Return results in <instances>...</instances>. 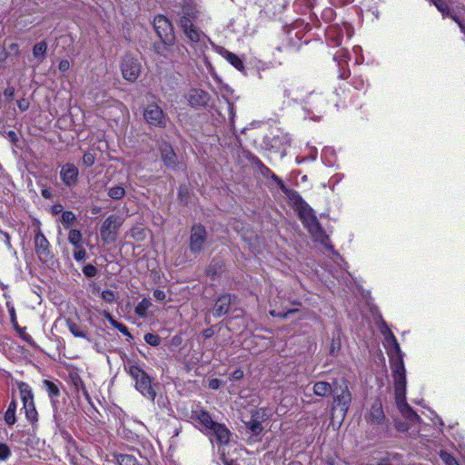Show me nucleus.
<instances>
[{"mask_svg":"<svg viewBox=\"0 0 465 465\" xmlns=\"http://www.w3.org/2000/svg\"><path fill=\"white\" fill-rule=\"evenodd\" d=\"M331 394L333 395L334 403L345 414L351 401V394L348 389L347 382L343 380L334 381Z\"/></svg>","mask_w":465,"mask_h":465,"instance_id":"nucleus-5","label":"nucleus"},{"mask_svg":"<svg viewBox=\"0 0 465 465\" xmlns=\"http://www.w3.org/2000/svg\"><path fill=\"white\" fill-rule=\"evenodd\" d=\"M402 357V355L391 357L395 395H402L406 392V374Z\"/></svg>","mask_w":465,"mask_h":465,"instance_id":"nucleus-7","label":"nucleus"},{"mask_svg":"<svg viewBox=\"0 0 465 465\" xmlns=\"http://www.w3.org/2000/svg\"><path fill=\"white\" fill-rule=\"evenodd\" d=\"M365 419L368 422L373 425L384 426L383 430H388L389 425L386 420V417L383 412L382 404L380 399H376L372 403L371 409L365 415Z\"/></svg>","mask_w":465,"mask_h":465,"instance_id":"nucleus-10","label":"nucleus"},{"mask_svg":"<svg viewBox=\"0 0 465 465\" xmlns=\"http://www.w3.org/2000/svg\"><path fill=\"white\" fill-rule=\"evenodd\" d=\"M242 376H243V372H242V371H241V370H236V371H234L232 372V378H233L234 380H240V379H242Z\"/></svg>","mask_w":465,"mask_h":465,"instance_id":"nucleus-55","label":"nucleus"},{"mask_svg":"<svg viewBox=\"0 0 465 465\" xmlns=\"http://www.w3.org/2000/svg\"><path fill=\"white\" fill-rule=\"evenodd\" d=\"M297 310H289L286 312H279L277 316L285 319L289 314L294 313Z\"/></svg>","mask_w":465,"mask_h":465,"instance_id":"nucleus-56","label":"nucleus"},{"mask_svg":"<svg viewBox=\"0 0 465 465\" xmlns=\"http://www.w3.org/2000/svg\"><path fill=\"white\" fill-rule=\"evenodd\" d=\"M189 102L192 105H203L206 104V94L203 91L193 90L189 94Z\"/></svg>","mask_w":465,"mask_h":465,"instance_id":"nucleus-21","label":"nucleus"},{"mask_svg":"<svg viewBox=\"0 0 465 465\" xmlns=\"http://www.w3.org/2000/svg\"><path fill=\"white\" fill-rule=\"evenodd\" d=\"M76 217L73 212L65 211L62 213L61 222L67 228L75 221Z\"/></svg>","mask_w":465,"mask_h":465,"instance_id":"nucleus-35","label":"nucleus"},{"mask_svg":"<svg viewBox=\"0 0 465 465\" xmlns=\"http://www.w3.org/2000/svg\"><path fill=\"white\" fill-rule=\"evenodd\" d=\"M74 258L77 262H83L86 258V251L83 248V246H78V248H74Z\"/></svg>","mask_w":465,"mask_h":465,"instance_id":"nucleus-38","label":"nucleus"},{"mask_svg":"<svg viewBox=\"0 0 465 465\" xmlns=\"http://www.w3.org/2000/svg\"><path fill=\"white\" fill-rule=\"evenodd\" d=\"M395 400L399 411L410 424L414 425L420 422V416L406 402V392L402 395H395Z\"/></svg>","mask_w":465,"mask_h":465,"instance_id":"nucleus-14","label":"nucleus"},{"mask_svg":"<svg viewBox=\"0 0 465 465\" xmlns=\"http://www.w3.org/2000/svg\"><path fill=\"white\" fill-rule=\"evenodd\" d=\"M34 243L39 260L46 262L51 257L50 243L40 228L35 231Z\"/></svg>","mask_w":465,"mask_h":465,"instance_id":"nucleus-12","label":"nucleus"},{"mask_svg":"<svg viewBox=\"0 0 465 465\" xmlns=\"http://www.w3.org/2000/svg\"><path fill=\"white\" fill-rule=\"evenodd\" d=\"M440 457L446 465H459L455 458L447 451L441 450Z\"/></svg>","mask_w":465,"mask_h":465,"instance_id":"nucleus-36","label":"nucleus"},{"mask_svg":"<svg viewBox=\"0 0 465 465\" xmlns=\"http://www.w3.org/2000/svg\"><path fill=\"white\" fill-rule=\"evenodd\" d=\"M45 388L46 389L49 397H57L60 394V390L57 387L56 384H54L53 381H50L48 380H45L43 381Z\"/></svg>","mask_w":465,"mask_h":465,"instance_id":"nucleus-32","label":"nucleus"},{"mask_svg":"<svg viewBox=\"0 0 465 465\" xmlns=\"http://www.w3.org/2000/svg\"><path fill=\"white\" fill-rule=\"evenodd\" d=\"M62 210H63V206H62L61 204H57V205H54V206H53V213H54V214H57V213H61V212H62Z\"/></svg>","mask_w":465,"mask_h":465,"instance_id":"nucleus-58","label":"nucleus"},{"mask_svg":"<svg viewBox=\"0 0 465 465\" xmlns=\"http://www.w3.org/2000/svg\"><path fill=\"white\" fill-rule=\"evenodd\" d=\"M123 224V219L115 214L108 216L101 225V239L105 242H114L118 236V230Z\"/></svg>","mask_w":465,"mask_h":465,"instance_id":"nucleus-4","label":"nucleus"},{"mask_svg":"<svg viewBox=\"0 0 465 465\" xmlns=\"http://www.w3.org/2000/svg\"><path fill=\"white\" fill-rule=\"evenodd\" d=\"M143 118L150 126L160 128L166 126L167 117L156 104H151L145 107Z\"/></svg>","mask_w":465,"mask_h":465,"instance_id":"nucleus-9","label":"nucleus"},{"mask_svg":"<svg viewBox=\"0 0 465 465\" xmlns=\"http://www.w3.org/2000/svg\"><path fill=\"white\" fill-rule=\"evenodd\" d=\"M181 17H188L193 23L198 17V11L191 5L183 6Z\"/></svg>","mask_w":465,"mask_h":465,"instance_id":"nucleus-33","label":"nucleus"},{"mask_svg":"<svg viewBox=\"0 0 465 465\" xmlns=\"http://www.w3.org/2000/svg\"><path fill=\"white\" fill-rule=\"evenodd\" d=\"M394 425H395V428L399 431H401V432H405V431L409 430L411 429V427L412 426L407 420L402 421V420H395Z\"/></svg>","mask_w":465,"mask_h":465,"instance_id":"nucleus-40","label":"nucleus"},{"mask_svg":"<svg viewBox=\"0 0 465 465\" xmlns=\"http://www.w3.org/2000/svg\"><path fill=\"white\" fill-rule=\"evenodd\" d=\"M17 106L21 111H26L30 106L28 99L22 98L17 101Z\"/></svg>","mask_w":465,"mask_h":465,"instance_id":"nucleus-44","label":"nucleus"},{"mask_svg":"<svg viewBox=\"0 0 465 465\" xmlns=\"http://www.w3.org/2000/svg\"><path fill=\"white\" fill-rule=\"evenodd\" d=\"M169 45L163 43V41L161 40V43H155L153 45L154 51L157 54L167 57L168 52H169Z\"/></svg>","mask_w":465,"mask_h":465,"instance_id":"nucleus-34","label":"nucleus"},{"mask_svg":"<svg viewBox=\"0 0 465 465\" xmlns=\"http://www.w3.org/2000/svg\"><path fill=\"white\" fill-rule=\"evenodd\" d=\"M161 157L166 167L174 168L177 164V156L168 143H163L160 146Z\"/></svg>","mask_w":465,"mask_h":465,"instance_id":"nucleus-18","label":"nucleus"},{"mask_svg":"<svg viewBox=\"0 0 465 465\" xmlns=\"http://www.w3.org/2000/svg\"><path fill=\"white\" fill-rule=\"evenodd\" d=\"M224 57L227 59L228 62H230L232 65H233L239 71H242L244 69L242 61L235 54L226 51Z\"/></svg>","mask_w":465,"mask_h":465,"instance_id":"nucleus-27","label":"nucleus"},{"mask_svg":"<svg viewBox=\"0 0 465 465\" xmlns=\"http://www.w3.org/2000/svg\"><path fill=\"white\" fill-rule=\"evenodd\" d=\"M213 330L212 328H208L203 331V336L205 339H209L213 335Z\"/></svg>","mask_w":465,"mask_h":465,"instance_id":"nucleus-51","label":"nucleus"},{"mask_svg":"<svg viewBox=\"0 0 465 465\" xmlns=\"http://www.w3.org/2000/svg\"><path fill=\"white\" fill-rule=\"evenodd\" d=\"M386 341L389 344L391 345V348L394 351L395 355L393 357H399L400 355H402V352L401 351L400 345L393 335V333L391 331H388V334L386 335Z\"/></svg>","mask_w":465,"mask_h":465,"instance_id":"nucleus-31","label":"nucleus"},{"mask_svg":"<svg viewBox=\"0 0 465 465\" xmlns=\"http://www.w3.org/2000/svg\"><path fill=\"white\" fill-rule=\"evenodd\" d=\"M191 419L202 432L209 436L212 442L215 440L220 445L229 443L231 431L224 424L214 421L207 411L196 407L192 411Z\"/></svg>","mask_w":465,"mask_h":465,"instance_id":"nucleus-1","label":"nucleus"},{"mask_svg":"<svg viewBox=\"0 0 465 465\" xmlns=\"http://www.w3.org/2000/svg\"><path fill=\"white\" fill-rule=\"evenodd\" d=\"M207 273L209 275L214 276L217 273V272L215 270H213V267L211 265V266H209V268L207 270Z\"/></svg>","mask_w":465,"mask_h":465,"instance_id":"nucleus-63","label":"nucleus"},{"mask_svg":"<svg viewBox=\"0 0 465 465\" xmlns=\"http://www.w3.org/2000/svg\"><path fill=\"white\" fill-rule=\"evenodd\" d=\"M15 410H16V402L13 400L5 413V420L8 425H13L15 423Z\"/></svg>","mask_w":465,"mask_h":465,"instance_id":"nucleus-24","label":"nucleus"},{"mask_svg":"<svg viewBox=\"0 0 465 465\" xmlns=\"http://www.w3.org/2000/svg\"><path fill=\"white\" fill-rule=\"evenodd\" d=\"M83 272L87 277H94L97 273V269L92 264H87L84 267Z\"/></svg>","mask_w":465,"mask_h":465,"instance_id":"nucleus-42","label":"nucleus"},{"mask_svg":"<svg viewBox=\"0 0 465 465\" xmlns=\"http://www.w3.org/2000/svg\"><path fill=\"white\" fill-rule=\"evenodd\" d=\"M66 325H67L69 331H71V333L74 337L86 338L85 331L84 330H82L81 326L78 325L76 322H73L72 320H67Z\"/></svg>","mask_w":465,"mask_h":465,"instance_id":"nucleus-28","label":"nucleus"},{"mask_svg":"<svg viewBox=\"0 0 465 465\" xmlns=\"http://www.w3.org/2000/svg\"><path fill=\"white\" fill-rule=\"evenodd\" d=\"M264 415L262 410H256L252 411L251 419L248 421H244L246 429L255 436L260 435L263 430L262 422L264 420Z\"/></svg>","mask_w":465,"mask_h":465,"instance_id":"nucleus-16","label":"nucleus"},{"mask_svg":"<svg viewBox=\"0 0 465 465\" xmlns=\"http://www.w3.org/2000/svg\"><path fill=\"white\" fill-rule=\"evenodd\" d=\"M141 64L137 58L126 54L121 64L123 77L129 82H135L141 74Z\"/></svg>","mask_w":465,"mask_h":465,"instance_id":"nucleus-8","label":"nucleus"},{"mask_svg":"<svg viewBox=\"0 0 465 465\" xmlns=\"http://www.w3.org/2000/svg\"><path fill=\"white\" fill-rule=\"evenodd\" d=\"M144 341L152 346H158L161 341L160 337L153 333H146L144 335Z\"/></svg>","mask_w":465,"mask_h":465,"instance_id":"nucleus-37","label":"nucleus"},{"mask_svg":"<svg viewBox=\"0 0 465 465\" xmlns=\"http://www.w3.org/2000/svg\"><path fill=\"white\" fill-rule=\"evenodd\" d=\"M221 385V381L218 380V379H212L209 381V388L212 389V390H217L219 389Z\"/></svg>","mask_w":465,"mask_h":465,"instance_id":"nucleus-47","label":"nucleus"},{"mask_svg":"<svg viewBox=\"0 0 465 465\" xmlns=\"http://www.w3.org/2000/svg\"><path fill=\"white\" fill-rule=\"evenodd\" d=\"M18 389L20 391L21 400L24 405H26L28 401H34V395L30 386L25 382H19Z\"/></svg>","mask_w":465,"mask_h":465,"instance_id":"nucleus-20","label":"nucleus"},{"mask_svg":"<svg viewBox=\"0 0 465 465\" xmlns=\"http://www.w3.org/2000/svg\"><path fill=\"white\" fill-rule=\"evenodd\" d=\"M153 27L159 38L163 43L173 45L175 42V35L171 22L163 15H157L153 19Z\"/></svg>","mask_w":465,"mask_h":465,"instance_id":"nucleus-6","label":"nucleus"},{"mask_svg":"<svg viewBox=\"0 0 465 465\" xmlns=\"http://www.w3.org/2000/svg\"><path fill=\"white\" fill-rule=\"evenodd\" d=\"M47 44L45 41H41L34 45L33 55L40 62H43V60L45 58Z\"/></svg>","mask_w":465,"mask_h":465,"instance_id":"nucleus-22","label":"nucleus"},{"mask_svg":"<svg viewBox=\"0 0 465 465\" xmlns=\"http://www.w3.org/2000/svg\"><path fill=\"white\" fill-rule=\"evenodd\" d=\"M436 7L437 9L444 15V16H450L451 18V15H454L452 14L449 5L445 0H430Z\"/></svg>","mask_w":465,"mask_h":465,"instance_id":"nucleus-26","label":"nucleus"},{"mask_svg":"<svg viewBox=\"0 0 465 465\" xmlns=\"http://www.w3.org/2000/svg\"><path fill=\"white\" fill-rule=\"evenodd\" d=\"M58 68L61 72H65L70 68V62L66 59L60 61Z\"/></svg>","mask_w":465,"mask_h":465,"instance_id":"nucleus-45","label":"nucleus"},{"mask_svg":"<svg viewBox=\"0 0 465 465\" xmlns=\"http://www.w3.org/2000/svg\"><path fill=\"white\" fill-rule=\"evenodd\" d=\"M293 199L298 216L303 226L315 242L326 244L329 237L320 225L314 211L299 194H296Z\"/></svg>","mask_w":465,"mask_h":465,"instance_id":"nucleus-2","label":"nucleus"},{"mask_svg":"<svg viewBox=\"0 0 465 465\" xmlns=\"http://www.w3.org/2000/svg\"><path fill=\"white\" fill-rule=\"evenodd\" d=\"M26 419L31 421L32 423L35 422L37 420V411L35 407L34 401H28L26 405H24Z\"/></svg>","mask_w":465,"mask_h":465,"instance_id":"nucleus-25","label":"nucleus"},{"mask_svg":"<svg viewBox=\"0 0 465 465\" xmlns=\"http://www.w3.org/2000/svg\"><path fill=\"white\" fill-rule=\"evenodd\" d=\"M107 194L113 200H120L124 197L125 190L121 185H115L108 188Z\"/></svg>","mask_w":465,"mask_h":465,"instance_id":"nucleus-29","label":"nucleus"},{"mask_svg":"<svg viewBox=\"0 0 465 465\" xmlns=\"http://www.w3.org/2000/svg\"><path fill=\"white\" fill-rule=\"evenodd\" d=\"M115 459L117 465H143L134 456L129 454H118Z\"/></svg>","mask_w":465,"mask_h":465,"instance_id":"nucleus-23","label":"nucleus"},{"mask_svg":"<svg viewBox=\"0 0 465 465\" xmlns=\"http://www.w3.org/2000/svg\"><path fill=\"white\" fill-rule=\"evenodd\" d=\"M153 297L158 301H163L165 299V293L161 290H155L153 292Z\"/></svg>","mask_w":465,"mask_h":465,"instance_id":"nucleus-48","label":"nucleus"},{"mask_svg":"<svg viewBox=\"0 0 465 465\" xmlns=\"http://www.w3.org/2000/svg\"><path fill=\"white\" fill-rule=\"evenodd\" d=\"M95 162V156L91 153H85L83 156V163L86 167L92 166Z\"/></svg>","mask_w":465,"mask_h":465,"instance_id":"nucleus-41","label":"nucleus"},{"mask_svg":"<svg viewBox=\"0 0 465 465\" xmlns=\"http://www.w3.org/2000/svg\"><path fill=\"white\" fill-rule=\"evenodd\" d=\"M53 408H54V418L55 420H58V410H57L55 401H53Z\"/></svg>","mask_w":465,"mask_h":465,"instance_id":"nucleus-61","label":"nucleus"},{"mask_svg":"<svg viewBox=\"0 0 465 465\" xmlns=\"http://www.w3.org/2000/svg\"><path fill=\"white\" fill-rule=\"evenodd\" d=\"M283 97L289 98L291 96V89L289 88V84L282 85Z\"/></svg>","mask_w":465,"mask_h":465,"instance_id":"nucleus-53","label":"nucleus"},{"mask_svg":"<svg viewBox=\"0 0 465 465\" xmlns=\"http://www.w3.org/2000/svg\"><path fill=\"white\" fill-rule=\"evenodd\" d=\"M4 95L8 98H13L15 95V88L13 86H9L5 89Z\"/></svg>","mask_w":465,"mask_h":465,"instance_id":"nucleus-49","label":"nucleus"},{"mask_svg":"<svg viewBox=\"0 0 465 465\" xmlns=\"http://www.w3.org/2000/svg\"><path fill=\"white\" fill-rule=\"evenodd\" d=\"M7 136L10 139L11 142L15 143L17 141V134L15 131H9L7 133Z\"/></svg>","mask_w":465,"mask_h":465,"instance_id":"nucleus-54","label":"nucleus"},{"mask_svg":"<svg viewBox=\"0 0 465 465\" xmlns=\"http://www.w3.org/2000/svg\"><path fill=\"white\" fill-rule=\"evenodd\" d=\"M104 316H105V318L107 319V321H108V322H110L114 327H115V326H116V324L119 322H117L116 320H114V317H113L110 313H108V312H106Z\"/></svg>","mask_w":465,"mask_h":465,"instance_id":"nucleus-52","label":"nucleus"},{"mask_svg":"<svg viewBox=\"0 0 465 465\" xmlns=\"http://www.w3.org/2000/svg\"><path fill=\"white\" fill-rule=\"evenodd\" d=\"M82 233L79 230L72 229L68 233V242L74 247L78 248L81 246L82 242Z\"/></svg>","mask_w":465,"mask_h":465,"instance_id":"nucleus-30","label":"nucleus"},{"mask_svg":"<svg viewBox=\"0 0 465 465\" xmlns=\"http://www.w3.org/2000/svg\"><path fill=\"white\" fill-rule=\"evenodd\" d=\"M101 297L104 301H105L107 302H113L115 299L114 292L111 290L104 291L101 293Z\"/></svg>","mask_w":465,"mask_h":465,"instance_id":"nucleus-43","label":"nucleus"},{"mask_svg":"<svg viewBox=\"0 0 465 465\" xmlns=\"http://www.w3.org/2000/svg\"><path fill=\"white\" fill-rule=\"evenodd\" d=\"M10 456V448L5 443H0V460H6Z\"/></svg>","mask_w":465,"mask_h":465,"instance_id":"nucleus-39","label":"nucleus"},{"mask_svg":"<svg viewBox=\"0 0 465 465\" xmlns=\"http://www.w3.org/2000/svg\"><path fill=\"white\" fill-rule=\"evenodd\" d=\"M333 389V385L331 386L330 383L326 381H319L316 382L313 386V392L318 396H327L331 394Z\"/></svg>","mask_w":465,"mask_h":465,"instance_id":"nucleus-19","label":"nucleus"},{"mask_svg":"<svg viewBox=\"0 0 465 465\" xmlns=\"http://www.w3.org/2000/svg\"><path fill=\"white\" fill-rule=\"evenodd\" d=\"M124 370L134 381L135 389L143 397L153 402L156 397V391L152 384L153 379L149 374L136 362L131 361L124 364Z\"/></svg>","mask_w":465,"mask_h":465,"instance_id":"nucleus-3","label":"nucleus"},{"mask_svg":"<svg viewBox=\"0 0 465 465\" xmlns=\"http://www.w3.org/2000/svg\"><path fill=\"white\" fill-rule=\"evenodd\" d=\"M78 168L73 163H65L60 171V177L63 183L68 186H74L78 182Z\"/></svg>","mask_w":465,"mask_h":465,"instance_id":"nucleus-15","label":"nucleus"},{"mask_svg":"<svg viewBox=\"0 0 465 465\" xmlns=\"http://www.w3.org/2000/svg\"><path fill=\"white\" fill-rule=\"evenodd\" d=\"M179 26L192 45L199 43L205 37V35L199 30L188 17H181Z\"/></svg>","mask_w":465,"mask_h":465,"instance_id":"nucleus-11","label":"nucleus"},{"mask_svg":"<svg viewBox=\"0 0 465 465\" xmlns=\"http://www.w3.org/2000/svg\"><path fill=\"white\" fill-rule=\"evenodd\" d=\"M223 456H224L223 454ZM222 460L223 462L224 463V465H239L237 462H235L234 460H227L224 457H222Z\"/></svg>","mask_w":465,"mask_h":465,"instance_id":"nucleus-60","label":"nucleus"},{"mask_svg":"<svg viewBox=\"0 0 465 465\" xmlns=\"http://www.w3.org/2000/svg\"><path fill=\"white\" fill-rule=\"evenodd\" d=\"M272 179L278 183L281 188L284 187L282 181L277 175L273 174Z\"/></svg>","mask_w":465,"mask_h":465,"instance_id":"nucleus-62","label":"nucleus"},{"mask_svg":"<svg viewBox=\"0 0 465 465\" xmlns=\"http://www.w3.org/2000/svg\"><path fill=\"white\" fill-rule=\"evenodd\" d=\"M233 299L235 297H232L231 294H224L219 297L213 306V315L217 318L225 315L229 312Z\"/></svg>","mask_w":465,"mask_h":465,"instance_id":"nucleus-17","label":"nucleus"},{"mask_svg":"<svg viewBox=\"0 0 465 465\" xmlns=\"http://www.w3.org/2000/svg\"><path fill=\"white\" fill-rule=\"evenodd\" d=\"M451 19L459 25L460 30L465 34V25L457 17V15H451Z\"/></svg>","mask_w":465,"mask_h":465,"instance_id":"nucleus-50","label":"nucleus"},{"mask_svg":"<svg viewBox=\"0 0 465 465\" xmlns=\"http://www.w3.org/2000/svg\"><path fill=\"white\" fill-rule=\"evenodd\" d=\"M207 232L205 228L201 225H194L192 228L190 236V250L193 253H199L206 241Z\"/></svg>","mask_w":465,"mask_h":465,"instance_id":"nucleus-13","label":"nucleus"},{"mask_svg":"<svg viewBox=\"0 0 465 465\" xmlns=\"http://www.w3.org/2000/svg\"><path fill=\"white\" fill-rule=\"evenodd\" d=\"M42 195L45 199H50L52 197V193L48 189L42 190Z\"/></svg>","mask_w":465,"mask_h":465,"instance_id":"nucleus-57","label":"nucleus"},{"mask_svg":"<svg viewBox=\"0 0 465 465\" xmlns=\"http://www.w3.org/2000/svg\"><path fill=\"white\" fill-rule=\"evenodd\" d=\"M144 310H145V309H144V307H143V306H142V304L140 303V304L136 307L135 312H136L139 315L143 316V315L144 314Z\"/></svg>","mask_w":465,"mask_h":465,"instance_id":"nucleus-59","label":"nucleus"},{"mask_svg":"<svg viewBox=\"0 0 465 465\" xmlns=\"http://www.w3.org/2000/svg\"><path fill=\"white\" fill-rule=\"evenodd\" d=\"M377 465H392V464L388 460L383 459L381 461H379L377 463Z\"/></svg>","mask_w":465,"mask_h":465,"instance_id":"nucleus-64","label":"nucleus"},{"mask_svg":"<svg viewBox=\"0 0 465 465\" xmlns=\"http://www.w3.org/2000/svg\"><path fill=\"white\" fill-rule=\"evenodd\" d=\"M114 328H116V329H117L119 331H121L123 334H124V335H127V336L131 337V334H130V332H129V331H128L127 327H126L124 324H123V323H121V322H118Z\"/></svg>","mask_w":465,"mask_h":465,"instance_id":"nucleus-46","label":"nucleus"}]
</instances>
